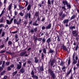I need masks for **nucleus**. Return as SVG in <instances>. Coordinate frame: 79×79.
<instances>
[{
    "label": "nucleus",
    "instance_id": "1",
    "mask_svg": "<svg viewBox=\"0 0 79 79\" xmlns=\"http://www.w3.org/2000/svg\"><path fill=\"white\" fill-rule=\"evenodd\" d=\"M48 73L51 74L52 78L54 79L55 78V75L53 73V71L50 69H49L48 70Z\"/></svg>",
    "mask_w": 79,
    "mask_h": 79
},
{
    "label": "nucleus",
    "instance_id": "2",
    "mask_svg": "<svg viewBox=\"0 0 79 79\" xmlns=\"http://www.w3.org/2000/svg\"><path fill=\"white\" fill-rule=\"evenodd\" d=\"M27 51H25L23 52L20 53V56H28L29 55V53L27 54Z\"/></svg>",
    "mask_w": 79,
    "mask_h": 79
},
{
    "label": "nucleus",
    "instance_id": "3",
    "mask_svg": "<svg viewBox=\"0 0 79 79\" xmlns=\"http://www.w3.org/2000/svg\"><path fill=\"white\" fill-rule=\"evenodd\" d=\"M31 13L29 12V13L27 14L25 16L24 19H28V16L29 19H30V18H31Z\"/></svg>",
    "mask_w": 79,
    "mask_h": 79
},
{
    "label": "nucleus",
    "instance_id": "4",
    "mask_svg": "<svg viewBox=\"0 0 79 79\" xmlns=\"http://www.w3.org/2000/svg\"><path fill=\"white\" fill-rule=\"evenodd\" d=\"M5 61H3L2 62V67H0V71H2L4 67H5Z\"/></svg>",
    "mask_w": 79,
    "mask_h": 79
},
{
    "label": "nucleus",
    "instance_id": "5",
    "mask_svg": "<svg viewBox=\"0 0 79 79\" xmlns=\"http://www.w3.org/2000/svg\"><path fill=\"white\" fill-rule=\"evenodd\" d=\"M55 62V59H53L51 61V60H50L49 63H50V64L51 67H52L53 64H54V63Z\"/></svg>",
    "mask_w": 79,
    "mask_h": 79
},
{
    "label": "nucleus",
    "instance_id": "6",
    "mask_svg": "<svg viewBox=\"0 0 79 79\" xmlns=\"http://www.w3.org/2000/svg\"><path fill=\"white\" fill-rule=\"evenodd\" d=\"M77 60H78V56L77 55L76 56H75V59L73 60V64H76V63H77Z\"/></svg>",
    "mask_w": 79,
    "mask_h": 79
},
{
    "label": "nucleus",
    "instance_id": "7",
    "mask_svg": "<svg viewBox=\"0 0 79 79\" xmlns=\"http://www.w3.org/2000/svg\"><path fill=\"white\" fill-rule=\"evenodd\" d=\"M37 31V27H36L35 28L34 30L31 29L30 30V32L31 33H34V32H36Z\"/></svg>",
    "mask_w": 79,
    "mask_h": 79
},
{
    "label": "nucleus",
    "instance_id": "8",
    "mask_svg": "<svg viewBox=\"0 0 79 79\" xmlns=\"http://www.w3.org/2000/svg\"><path fill=\"white\" fill-rule=\"evenodd\" d=\"M72 34L74 37H76L77 35V32L76 30L73 31H72Z\"/></svg>",
    "mask_w": 79,
    "mask_h": 79
},
{
    "label": "nucleus",
    "instance_id": "9",
    "mask_svg": "<svg viewBox=\"0 0 79 79\" xmlns=\"http://www.w3.org/2000/svg\"><path fill=\"white\" fill-rule=\"evenodd\" d=\"M13 19H12L10 20V21H9V20H6V23L7 24H11V23L13 22Z\"/></svg>",
    "mask_w": 79,
    "mask_h": 79
},
{
    "label": "nucleus",
    "instance_id": "10",
    "mask_svg": "<svg viewBox=\"0 0 79 79\" xmlns=\"http://www.w3.org/2000/svg\"><path fill=\"white\" fill-rule=\"evenodd\" d=\"M51 27L52 24L51 23H50L49 24H48V25L46 27V29H51Z\"/></svg>",
    "mask_w": 79,
    "mask_h": 79
},
{
    "label": "nucleus",
    "instance_id": "11",
    "mask_svg": "<svg viewBox=\"0 0 79 79\" xmlns=\"http://www.w3.org/2000/svg\"><path fill=\"white\" fill-rule=\"evenodd\" d=\"M62 3L63 4H64V5H67L68 4V2L66 0L63 1Z\"/></svg>",
    "mask_w": 79,
    "mask_h": 79
},
{
    "label": "nucleus",
    "instance_id": "12",
    "mask_svg": "<svg viewBox=\"0 0 79 79\" xmlns=\"http://www.w3.org/2000/svg\"><path fill=\"white\" fill-rule=\"evenodd\" d=\"M69 22V19H65L63 20V23L64 24H68Z\"/></svg>",
    "mask_w": 79,
    "mask_h": 79
},
{
    "label": "nucleus",
    "instance_id": "13",
    "mask_svg": "<svg viewBox=\"0 0 79 79\" xmlns=\"http://www.w3.org/2000/svg\"><path fill=\"white\" fill-rule=\"evenodd\" d=\"M61 48L63 49L64 50H65V51H68V49H67L66 47L64 46V45H63L62 46Z\"/></svg>",
    "mask_w": 79,
    "mask_h": 79
},
{
    "label": "nucleus",
    "instance_id": "14",
    "mask_svg": "<svg viewBox=\"0 0 79 79\" xmlns=\"http://www.w3.org/2000/svg\"><path fill=\"white\" fill-rule=\"evenodd\" d=\"M35 60L34 62L35 63H37L39 61V60L38 59H37V57H35L34 58Z\"/></svg>",
    "mask_w": 79,
    "mask_h": 79
},
{
    "label": "nucleus",
    "instance_id": "15",
    "mask_svg": "<svg viewBox=\"0 0 79 79\" xmlns=\"http://www.w3.org/2000/svg\"><path fill=\"white\" fill-rule=\"evenodd\" d=\"M12 8V3L10 4L8 7V10L10 11H11V10Z\"/></svg>",
    "mask_w": 79,
    "mask_h": 79
},
{
    "label": "nucleus",
    "instance_id": "16",
    "mask_svg": "<svg viewBox=\"0 0 79 79\" xmlns=\"http://www.w3.org/2000/svg\"><path fill=\"white\" fill-rule=\"evenodd\" d=\"M65 17V14H64L62 16V17L60 19V21H62L64 19V18Z\"/></svg>",
    "mask_w": 79,
    "mask_h": 79
},
{
    "label": "nucleus",
    "instance_id": "17",
    "mask_svg": "<svg viewBox=\"0 0 79 79\" xmlns=\"http://www.w3.org/2000/svg\"><path fill=\"white\" fill-rule=\"evenodd\" d=\"M21 19L20 18L18 20V21L17 22L16 24H17V25H19V24H21Z\"/></svg>",
    "mask_w": 79,
    "mask_h": 79
},
{
    "label": "nucleus",
    "instance_id": "18",
    "mask_svg": "<svg viewBox=\"0 0 79 79\" xmlns=\"http://www.w3.org/2000/svg\"><path fill=\"white\" fill-rule=\"evenodd\" d=\"M17 68L18 70V69H20L21 68V65H19V64H17Z\"/></svg>",
    "mask_w": 79,
    "mask_h": 79
},
{
    "label": "nucleus",
    "instance_id": "19",
    "mask_svg": "<svg viewBox=\"0 0 79 79\" xmlns=\"http://www.w3.org/2000/svg\"><path fill=\"white\" fill-rule=\"evenodd\" d=\"M31 8V5L29 4L28 5V6L27 7V11H29L30 10Z\"/></svg>",
    "mask_w": 79,
    "mask_h": 79
},
{
    "label": "nucleus",
    "instance_id": "20",
    "mask_svg": "<svg viewBox=\"0 0 79 79\" xmlns=\"http://www.w3.org/2000/svg\"><path fill=\"white\" fill-rule=\"evenodd\" d=\"M37 21H35V22H33V26H39V23H37Z\"/></svg>",
    "mask_w": 79,
    "mask_h": 79
},
{
    "label": "nucleus",
    "instance_id": "21",
    "mask_svg": "<svg viewBox=\"0 0 79 79\" xmlns=\"http://www.w3.org/2000/svg\"><path fill=\"white\" fill-rule=\"evenodd\" d=\"M72 72V70L71 69H70V70L67 73L66 76H69V74L71 73Z\"/></svg>",
    "mask_w": 79,
    "mask_h": 79
},
{
    "label": "nucleus",
    "instance_id": "22",
    "mask_svg": "<svg viewBox=\"0 0 79 79\" xmlns=\"http://www.w3.org/2000/svg\"><path fill=\"white\" fill-rule=\"evenodd\" d=\"M33 39L35 41H36V40H37V38L35 37V35H34L33 36Z\"/></svg>",
    "mask_w": 79,
    "mask_h": 79
},
{
    "label": "nucleus",
    "instance_id": "23",
    "mask_svg": "<svg viewBox=\"0 0 79 79\" xmlns=\"http://www.w3.org/2000/svg\"><path fill=\"white\" fill-rule=\"evenodd\" d=\"M47 42L48 44H49L50 42H51V38H50L48 39L47 40Z\"/></svg>",
    "mask_w": 79,
    "mask_h": 79
},
{
    "label": "nucleus",
    "instance_id": "24",
    "mask_svg": "<svg viewBox=\"0 0 79 79\" xmlns=\"http://www.w3.org/2000/svg\"><path fill=\"white\" fill-rule=\"evenodd\" d=\"M18 73V71H15V72H13L12 74V76L14 77L16 74Z\"/></svg>",
    "mask_w": 79,
    "mask_h": 79
},
{
    "label": "nucleus",
    "instance_id": "25",
    "mask_svg": "<svg viewBox=\"0 0 79 79\" xmlns=\"http://www.w3.org/2000/svg\"><path fill=\"white\" fill-rule=\"evenodd\" d=\"M33 78H35V79H38V77L37 76H36V75H32L31 76Z\"/></svg>",
    "mask_w": 79,
    "mask_h": 79
},
{
    "label": "nucleus",
    "instance_id": "26",
    "mask_svg": "<svg viewBox=\"0 0 79 79\" xmlns=\"http://www.w3.org/2000/svg\"><path fill=\"white\" fill-rule=\"evenodd\" d=\"M20 73H24V69L23 68H22L20 70Z\"/></svg>",
    "mask_w": 79,
    "mask_h": 79
},
{
    "label": "nucleus",
    "instance_id": "27",
    "mask_svg": "<svg viewBox=\"0 0 79 79\" xmlns=\"http://www.w3.org/2000/svg\"><path fill=\"white\" fill-rule=\"evenodd\" d=\"M35 16L36 17L38 16V17H39V12H36L35 14Z\"/></svg>",
    "mask_w": 79,
    "mask_h": 79
},
{
    "label": "nucleus",
    "instance_id": "28",
    "mask_svg": "<svg viewBox=\"0 0 79 79\" xmlns=\"http://www.w3.org/2000/svg\"><path fill=\"white\" fill-rule=\"evenodd\" d=\"M5 33L4 31H3L2 32V33L1 34V37H4L5 36Z\"/></svg>",
    "mask_w": 79,
    "mask_h": 79
},
{
    "label": "nucleus",
    "instance_id": "29",
    "mask_svg": "<svg viewBox=\"0 0 79 79\" xmlns=\"http://www.w3.org/2000/svg\"><path fill=\"white\" fill-rule=\"evenodd\" d=\"M3 20H4V18L2 17L0 19V23H2L3 21Z\"/></svg>",
    "mask_w": 79,
    "mask_h": 79
},
{
    "label": "nucleus",
    "instance_id": "30",
    "mask_svg": "<svg viewBox=\"0 0 79 79\" xmlns=\"http://www.w3.org/2000/svg\"><path fill=\"white\" fill-rule=\"evenodd\" d=\"M69 28L71 30L73 29H76L75 26H73V27L70 26L69 27Z\"/></svg>",
    "mask_w": 79,
    "mask_h": 79
},
{
    "label": "nucleus",
    "instance_id": "31",
    "mask_svg": "<svg viewBox=\"0 0 79 79\" xmlns=\"http://www.w3.org/2000/svg\"><path fill=\"white\" fill-rule=\"evenodd\" d=\"M41 55V58H42L43 59H44V56H45V55L44 54V52L42 53Z\"/></svg>",
    "mask_w": 79,
    "mask_h": 79
},
{
    "label": "nucleus",
    "instance_id": "32",
    "mask_svg": "<svg viewBox=\"0 0 79 79\" xmlns=\"http://www.w3.org/2000/svg\"><path fill=\"white\" fill-rule=\"evenodd\" d=\"M76 15H73L72 17H71L70 19L72 20V19H74L75 18Z\"/></svg>",
    "mask_w": 79,
    "mask_h": 79
},
{
    "label": "nucleus",
    "instance_id": "33",
    "mask_svg": "<svg viewBox=\"0 0 79 79\" xmlns=\"http://www.w3.org/2000/svg\"><path fill=\"white\" fill-rule=\"evenodd\" d=\"M43 53H44V54H46V52H47V50H46L45 48H44L43 49Z\"/></svg>",
    "mask_w": 79,
    "mask_h": 79
},
{
    "label": "nucleus",
    "instance_id": "34",
    "mask_svg": "<svg viewBox=\"0 0 79 79\" xmlns=\"http://www.w3.org/2000/svg\"><path fill=\"white\" fill-rule=\"evenodd\" d=\"M49 53H54V50L52 49H50L49 51Z\"/></svg>",
    "mask_w": 79,
    "mask_h": 79
},
{
    "label": "nucleus",
    "instance_id": "35",
    "mask_svg": "<svg viewBox=\"0 0 79 79\" xmlns=\"http://www.w3.org/2000/svg\"><path fill=\"white\" fill-rule=\"evenodd\" d=\"M6 53L10 54V55H12V53L11 52V51L10 50L9 51L6 52Z\"/></svg>",
    "mask_w": 79,
    "mask_h": 79
},
{
    "label": "nucleus",
    "instance_id": "36",
    "mask_svg": "<svg viewBox=\"0 0 79 79\" xmlns=\"http://www.w3.org/2000/svg\"><path fill=\"white\" fill-rule=\"evenodd\" d=\"M46 40H45V38H43L42 39V42L43 43H45V42Z\"/></svg>",
    "mask_w": 79,
    "mask_h": 79
},
{
    "label": "nucleus",
    "instance_id": "37",
    "mask_svg": "<svg viewBox=\"0 0 79 79\" xmlns=\"http://www.w3.org/2000/svg\"><path fill=\"white\" fill-rule=\"evenodd\" d=\"M67 7H68V9H70L71 8V5L70 4H68L67 5Z\"/></svg>",
    "mask_w": 79,
    "mask_h": 79
},
{
    "label": "nucleus",
    "instance_id": "38",
    "mask_svg": "<svg viewBox=\"0 0 79 79\" xmlns=\"http://www.w3.org/2000/svg\"><path fill=\"white\" fill-rule=\"evenodd\" d=\"M65 7V6H64L62 7V10H64V11H66V8Z\"/></svg>",
    "mask_w": 79,
    "mask_h": 79
},
{
    "label": "nucleus",
    "instance_id": "39",
    "mask_svg": "<svg viewBox=\"0 0 79 79\" xmlns=\"http://www.w3.org/2000/svg\"><path fill=\"white\" fill-rule=\"evenodd\" d=\"M31 75H32V76H34V70H32L31 72Z\"/></svg>",
    "mask_w": 79,
    "mask_h": 79
},
{
    "label": "nucleus",
    "instance_id": "40",
    "mask_svg": "<svg viewBox=\"0 0 79 79\" xmlns=\"http://www.w3.org/2000/svg\"><path fill=\"white\" fill-rule=\"evenodd\" d=\"M2 27H5V25L3 24H0V28H1Z\"/></svg>",
    "mask_w": 79,
    "mask_h": 79
},
{
    "label": "nucleus",
    "instance_id": "41",
    "mask_svg": "<svg viewBox=\"0 0 79 79\" xmlns=\"http://www.w3.org/2000/svg\"><path fill=\"white\" fill-rule=\"evenodd\" d=\"M6 66H9L10 65V62L7 61L6 63Z\"/></svg>",
    "mask_w": 79,
    "mask_h": 79
},
{
    "label": "nucleus",
    "instance_id": "42",
    "mask_svg": "<svg viewBox=\"0 0 79 79\" xmlns=\"http://www.w3.org/2000/svg\"><path fill=\"white\" fill-rule=\"evenodd\" d=\"M40 70L42 71H44V68L43 67V66H41L40 69Z\"/></svg>",
    "mask_w": 79,
    "mask_h": 79
},
{
    "label": "nucleus",
    "instance_id": "43",
    "mask_svg": "<svg viewBox=\"0 0 79 79\" xmlns=\"http://www.w3.org/2000/svg\"><path fill=\"white\" fill-rule=\"evenodd\" d=\"M7 70H8V71H10V70H11V67H10V66H8L7 67Z\"/></svg>",
    "mask_w": 79,
    "mask_h": 79
},
{
    "label": "nucleus",
    "instance_id": "44",
    "mask_svg": "<svg viewBox=\"0 0 79 79\" xmlns=\"http://www.w3.org/2000/svg\"><path fill=\"white\" fill-rule=\"evenodd\" d=\"M48 5H51V2L50 0H48Z\"/></svg>",
    "mask_w": 79,
    "mask_h": 79
},
{
    "label": "nucleus",
    "instance_id": "45",
    "mask_svg": "<svg viewBox=\"0 0 79 79\" xmlns=\"http://www.w3.org/2000/svg\"><path fill=\"white\" fill-rule=\"evenodd\" d=\"M5 44H3V45H1L0 46V48H3V47H4V45Z\"/></svg>",
    "mask_w": 79,
    "mask_h": 79
},
{
    "label": "nucleus",
    "instance_id": "46",
    "mask_svg": "<svg viewBox=\"0 0 79 79\" xmlns=\"http://www.w3.org/2000/svg\"><path fill=\"white\" fill-rule=\"evenodd\" d=\"M32 20H30L29 22V25H32Z\"/></svg>",
    "mask_w": 79,
    "mask_h": 79
},
{
    "label": "nucleus",
    "instance_id": "47",
    "mask_svg": "<svg viewBox=\"0 0 79 79\" xmlns=\"http://www.w3.org/2000/svg\"><path fill=\"white\" fill-rule=\"evenodd\" d=\"M42 38H39L37 39V40H38V41H41L42 40Z\"/></svg>",
    "mask_w": 79,
    "mask_h": 79
},
{
    "label": "nucleus",
    "instance_id": "48",
    "mask_svg": "<svg viewBox=\"0 0 79 79\" xmlns=\"http://www.w3.org/2000/svg\"><path fill=\"white\" fill-rule=\"evenodd\" d=\"M63 64H63V62L61 61V62L60 64V66H63Z\"/></svg>",
    "mask_w": 79,
    "mask_h": 79
},
{
    "label": "nucleus",
    "instance_id": "49",
    "mask_svg": "<svg viewBox=\"0 0 79 79\" xmlns=\"http://www.w3.org/2000/svg\"><path fill=\"white\" fill-rule=\"evenodd\" d=\"M19 15L20 16H21L23 17V16H24V14H23V13L21 12L20 13H19Z\"/></svg>",
    "mask_w": 79,
    "mask_h": 79
},
{
    "label": "nucleus",
    "instance_id": "50",
    "mask_svg": "<svg viewBox=\"0 0 79 79\" xmlns=\"http://www.w3.org/2000/svg\"><path fill=\"white\" fill-rule=\"evenodd\" d=\"M14 24H16V22H17V20H16V19H14Z\"/></svg>",
    "mask_w": 79,
    "mask_h": 79
},
{
    "label": "nucleus",
    "instance_id": "51",
    "mask_svg": "<svg viewBox=\"0 0 79 79\" xmlns=\"http://www.w3.org/2000/svg\"><path fill=\"white\" fill-rule=\"evenodd\" d=\"M8 44L9 45H11L12 44V42H11V41H9L8 42Z\"/></svg>",
    "mask_w": 79,
    "mask_h": 79
},
{
    "label": "nucleus",
    "instance_id": "52",
    "mask_svg": "<svg viewBox=\"0 0 79 79\" xmlns=\"http://www.w3.org/2000/svg\"><path fill=\"white\" fill-rule=\"evenodd\" d=\"M10 67L11 68H14V67H15V65H14V64H12L10 66Z\"/></svg>",
    "mask_w": 79,
    "mask_h": 79
},
{
    "label": "nucleus",
    "instance_id": "53",
    "mask_svg": "<svg viewBox=\"0 0 79 79\" xmlns=\"http://www.w3.org/2000/svg\"><path fill=\"white\" fill-rule=\"evenodd\" d=\"M63 11H61L60 13L59 14V16H61L62 15H63Z\"/></svg>",
    "mask_w": 79,
    "mask_h": 79
},
{
    "label": "nucleus",
    "instance_id": "54",
    "mask_svg": "<svg viewBox=\"0 0 79 79\" xmlns=\"http://www.w3.org/2000/svg\"><path fill=\"white\" fill-rule=\"evenodd\" d=\"M45 18H43L42 19V20H41V21H42V22H44V21H45Z\"/></svg>",
    "mask_w": 79,
    "mask_h": 79
},
{
    "label": "nucleus",
    "instance_id": "55",
    "mask_svg": "<svg viewBox=\"0 0 79 79\" xmlns=\"http://www.w3.org/2000/svg\"><path fill=\"white\" fill-rule=\"evenodd\" d=\"M24 1L26 3L25 6H27V5H28L27 4L28 3V2H27V1Z\"/></svg>",
    "mask_w": 79,
    "mask_h": 79
},
{
    "label": "nucleus",
    "instance_id": "56",
    "mask_svg": "<svg viewBox=\"0 0 79 79\" xmlns=\"http://www.w3.org/2000/svg\"><path fill=\"white\" fill-rule=\"evenodd\" d=\"M77 66L78 67H79V60H78V61H77Z\"/></svg>",
    "mask_w": 79,
    "mask_h": 79
},
{
    "label": "nucleus",
    "instance_id": "57",
    "mask_svg": "<svg viewBox=\"0 0 79 79\" xmlns=\"http://www.w3.org/2000/svg\"><path fill=\"white\" fill-rule=\"evenodd\" d=\"M17 8V5H14V9H16Z\"/></svg>",
    "mask_w": 79,
    "mask_h": 79
},
{
    "label": "nucleus",
    "instance_id": "58",
    "mask_svg": "<svg viewBox=\"0 0 79 79\" xmlns=\"http://www.w3.org/2000/svg\"><path fill=\"white\" fill-rule=\"evenodd\" d=\"M57 41H58V42H60V37L59 36H58L57 37Z\"/></svg>",
    "mask_w": 79,
    "mask_h": 79
},
{
    "label": "nucleus",
    "instance_id": "59",
    "mask_svg": "<svg viewBox=\"0 0 79 79\" xmlns=\"http://www.w3.org/2000/svg\"><path fill=\"white\" fill-rule=\"evenodd\" d=\"M73 60H75L74 58H75V55L74 54H73Z\"/></svg>",
    "mask_w": 79,
    "mask_h": 79
},
{
    "label": "nucleus",
    "instance_id": "60",
    "mask_svg": "<svg viewBox=\"0 0 79 79\" xmlns=\"http://www.w3.org/2000/svg\"><path fill=\"white\" fill-rule=\"evenodd\" d=\"M26 62L23 63V66L24 67H25V66H26Z\"/></svg>",
    "mask_w": 79,
    "mask_h": 79
},
{
    "label": "nucleus",
    "instance_id": "61",
    "mask_svg": "<svg viewBox=\"0 0 79 79\" xmlns=\"http://www.w3.org/2000/svg\"><path fill=\"white\" fill-rule=\"evenodd\" d=\"M15 38L17 39V38H18V35L16 34H15Z\"/></svg>",
    "mask_w": 79,
    "mask_h": 79
},
{
    "label": "nucleus",
    "instance_id": "62",
    "mask_svg": "<svg viewBox=\"0 0 79 79\" xmlns=\"http://www.w3.org/2000/svg\"><path fill=\"white\" fill-rule=\"evenodd\" d=\"M69 79H73V77L72 75H71Z\"/></svg>",
    "mask_w": 79,
    "mask_h": 79
},
{
    "label": "nucleus",
    "instance_id": "63",
    "mask_svg": "<svg viewBox=\"0 0 79 79\" xmlns=\"http://www.w3.org/2000/svg\"><path fill=\"white\" fill-rule=\"evenodd\" d=\"M42 30H44V29H45V27L44 26H43L42 27Z\"/></svg>",
    "mask_w": 79,
    "mask_h": 79
},
{
    "label": "nucleus",
    "instance_id": "64",
    "mask_svg": "<svg viewBox=\"0 0 79 79\" xmlns=\"http://www.w3.org/2000/svg\"><path fill=\"white\" fill-rule=\"evenodd\" d=\"M70 61H71V60L69 59L68 60V64L69 65V64H70Z\"/></svg>",
    "mask_w": 79,
    "mask_h": 79
}]
</instances>
